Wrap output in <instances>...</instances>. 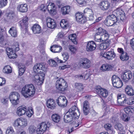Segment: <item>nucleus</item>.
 Instances as JSON below:
<instances>
[{
  "label": "nucleus",
  "instance_id": "2",
  "mask_svg": "<svg viewBox=\"0 0 134 134\" xmlns=\"http://www.w3.org/2000/svg\"><path fill=\"white\" fill-rule=\"evenodd\" d=\"M98 32H97L95 35V41L98 42L104 41L108 39L109 37V35L107 31L101 27L98 29Z\"/></svg>",
  "mask_w": 134,
  "mask_h": 134
},
{
  "label": "nucleus",
  "instance_id": "58",
  "mask_svg": "<svg viewBox=\"0 0 134 134\" xmlns=\"http://www.w3.org/2000/svg\"><path fill=\"white\" fill-rule=\"evenodd\" d=\"M14 50L12 48L9 47H7L6 49V51L7 52V54L8 55H10V54L11 53H12V52L14 51Z\"/></svg>",
  "mask_w": 134,
  "mask_h": 134
},
{
  "label": "nucleus",
  "instance_id": "62",
  "mask_svg": "<svg viewBox=\"0 0 134 134\" xmlns=\"http://www.w3.org/2000/svg\"><path fill=\"white\" fill-rule=\"evenodd\" d=\"M100 56L102 57H104L107 59V52H105L103 51L101 52L100 53Z\"/></svg>",
  "mask_w": 134,
  "mask_h": 134
},
{
  "label": "nucleus",
  "instance_id": "1",
  "mask_svg": "<svg viewBox=\"0 0 134 134\" xmlns=\"http://www.w3.org/2000/svg\"><path fill=\"white\" fill-rule=\"evenodd\" d=\"M80 114V111L77 107L74 105L71 108L65 115L64 119V121L68 123L71 121L73 119H77Z\"/></svg>",
  "mask_w": 134,
  "mask_h": 134
},
{
  "label": "nucleus",
  "instance_id": "10",
  "mask_svg": "<svg viewBox=\"0 0 134 134\" xmlns=\"http://www.w3.org/2000/svg\"><path fill=\"white\" fill-rule=\"evenodd\" d=\"M91 62L86 58H81L78 63V65L80 67L84 68H88L90 66Z\"/></svg>",
  "mask_w": 134,
  "mask_h": 134
},
{
  "label": "nucleus",
  "instance_id": "21",
  "mask_svg": "<svg viewBox=\"0 0 134 134\" xmlns=\"http://www.w3.org/2000/svg\"><path fill=\"white\" fill-rule=\"evenodd\" d=\"M75 16L77 21L81 23H84L86 21V18L83 16L82 14L77 13L76 14Z\"/></svg>",
  "mask_w": 134,
  "mask_h": 134
},
{
  "label": "nucleus",
  "instance_id": "61",
  "mask_svg": "<svg viewBox=\"0 0 134 134\" xmlns=\"http://www.w3.org/2000/svg\"><path fill=\"white\" fill-rule=\"evenodd\" d=\"M15 16L14 13L13 12H10L8 14V16L11 19H13Z\"/></svg>",
  "mask_w": 134,
  "mask_h": 134
},
{
  "label": "nucleus",
  "instance_id": "55",
  "mask_svg": "<svg viewBox=\"0 0 134 134\" xmlns=\"http://www.w3.org/2000/svg\"><path fill=\"white\" fill-rule=\"evenodd\" d=\"M111 122L113 123L114 124H115V128L116 129V127H117V121L116 117L115 116H113L111 120Z\"/></svg>",
  "mask_w": 134,
  "mask_h": 134
},
{
  "label": "nucleus",
  "instance_id": "33",
  "mask_svg": "<svg viewBox=\"0 0 134 134\" xmlns=\"http://www.w3.org/2000/svg\"><path fill=\"white\" fill-rule=\"evenodd\" d=\"M125 91L126 94L129 96L134 95V91L131 86H127L125 88Z\"/></svg>",
  "mask_w": 134,
  "mask_h": 134
},
{
  "label": "nucleus",
  "instance_id": "63",
  "mask_svg": "<svg viewBox=\"0 0 134 134\" xmlns=\"http://www.w3.org/2000/svg\"><path fill=\"white\" fill-rule=\"evenodd\" d=\"M76 1L80 4H82L86 3V0H75Z\"/></svg>",
  "mask_w": 134,
  "mask_h": 134
},
{
  "label": "nucleus",
  "instance_id": "5",
  "mask_svg": "<svg viewBox=\"0 0 134 134\" xmlns=\"http://www.w3.org/2000/svg\"><path fill=\"white\" fill-rule=\"evenodd\" d=\"M46 5L42 4L40 6V9L44 11L47 9L49 13L53 15H55L56 12V8L54 4L52 2L47 3Z\"/></svg>",
  "mask_w": 134,
  "mask_h": 134
},
{
  "label": "nucleus",
  "instance_id": "7",
  "mask_svg": "<svg viewBox=\"0 0 134 134\" xmlns=\"http://www.w3.org/2000/svg\"><path fill=\"white\" fill-rule=\"evenodd\" d=\"M28 123L27 120L26 119L23 118H20L14 120L13 125L16 128H24L27 126Z\"/></svg>",
  "mask_w": 134,
  "mask_h": 134
},
{
  "label": "nucleus",
  "instance_id": "9",
  "mask_svg": "<svg viewBox=\"0 0 134 134\" xmlns=\"http://www.w3.org/2000/svg\"><path fill=\"white\" fill-rule=\"evenodd\" d=\"M117 21V18L114 15L112 14L107 17L104 21V23L107 26H111L115 24Z\"/></svg>",
  "mask_w": 134,
  "mask_h": 134
},
{
  "label": "nucleus",
  "instance_id": "37",
  "mask_svg": "<svg viewBox=\"0 0 134 134\" xmlns=\"http://www.w3.org/2000/svg\"><path fill=\"white\" fill-rule=\"evenodd\" d=\"M11 36L14 37H16L17 36V31L15 27H12L11 28L9 31Z\"/></svg>",
  "mask_w": 134,
  "mask_h": 134
},
{
  "label": "nucleus",
  "instance_id": "43",
  "mask_svg": "<svg viewBox=\"0 0 134 134\" xmlns=\"http://www.w3.org/2000/svg\"><path fill=\"white\" fill-rule=\"evenodd\" d=\"M69 39L70 40L75 44H76L77 42L76 41V35L75 34L70 35L69 36Z\"/></svg>",
  "mask_w": 134,
  "mask_h": 134
},
{
  "label": "nucleus",
  "instance_id": "25",
  "mask_svg": "<svg viewBox=\"0 0 134 134\" xmlns=\"http://www.w3.org/2000/svg\"><path fill=\"white\" fill-rule=\"evenodd\" d=\"M47 107L51 109H54L55 108V104L54 100L53 99L48 100L46 102Z\"/></svg>",
  "mask_w": 134,
  "mask_h": 134
},
{
  "label": "nucleus",
  "instance_id": "49",
  "mask_svg": "<svg viewBox=\"0 0 134 134\" xmlns=\"http://www.w3.org/2000/svg\"><path fill=\"white\" fill-rule=\"evenodd\" d=\"M116 76H112V82L114 87L117 88V81L116 79Z\"/></svg>",
  "mask_w": 134,
  "mask_h": 134
},
{
  "label": "nucleus",
  "instance_id": "42",
  "mask_svg": "<svg viewBox=\"0 0 134 134\" xmlns=\"http://www.w3.org/2000/svg\"><path fill=\"white\" fill-rule=\"evenodd\" d=\"M25 65L22 64H20L19 65V75H22L23 74L25 71Z\"/></svg>",
  "mask_w": 134,
  "mask_h": 134
},
{
  "label": "nucleus",
  "instance_id": "40",
  "mask_svg": "<svg viewBox=\"0 0 134 134\" xmlns=\"http://www.w3.org/2000/svg\"><path fill=\"white\" fill-rule=\"evenodd\" d=\"M75 88L76 91L80 92L82 91L83 89V85L82 84L76 83L75 85Z\"/></svg>",
  "mask_w": 134,
  "mask_h": 134
},
{
  "label": "nucleus",
  "instance_id": "13",
  "mask_svg": "<svg viewBox=\"0 0 134 134\" xmlns=\"http://www.w3.org/2000/svg\"><path fill=\"white\" fill-rule=\"evenodd\" d=\"M95 89L97 92H99L100 95L104 98L106 97L108 95L107 90L104 88H102L99 86L96 87Z\"/></svg>",
  "mask_w": 134,
  "mask_h": 134
},
{
  "label": "nucleus",
  "instance_id": "44",
  "mask_svg": "<svg viewBox=\"0 0 134 134\" xmlns=\"http://www.w3.org/2000/svg\"><path fill=\"white\" fill-rule=\"evenodd\" d=\"M7 44V41L4 39V37L3 34H0V44L2 46H5Z\"/></svg>",
  "mask_w": 134,
  "mask_h": 134
},
{
  "label": "nucleus",
  "instance_id": "29",
  "mask_svg": "<svg viewBox=\"0 0 134 134\" xmlns=\"http://www.w3.org/2000/svg\"><path fill=\"white\" fill-rule=\"evenodd\" d=\"M32 30L35 34H39L41 32V26L37 24L34 25L32 27Z\"/></svg>",
  "mask_w": 134,
  "mask_h": 134
},
{
  "label": "nucleus",
  "instance_id": "12",
  "mask_svg": "<svg viewBox=\"0 0 134 134\" xmlns=\"http://www.w3.org/2000/svg\"><path fill=\"white\" fill-rule=\"evenodd\" d=\"M58 105L61 107H64L67 104V100L64 96H60L57 100Z\"/></svg>",
  "mask_w": 134,
  "mask_h": 134
},
{
  "label": "nucleus",
  "instance_id": "8",
  "mask_svg": "<svg viewBox=\"0 0 134 134\" xmlns=\"http://www.w3.org/2000/svg\"><path fill=\"white\" fill-rule=\"evenodd\" d=\"M55 86L58 90L64 91L67 90L68 86L65 80L62 78H60L56 81Z\"/></svg>",
  "mask_w": 134,
  "mask_h": 134
},
{
  "label": "nucleus",
  "instance_id": "39",
  "mask_svg": "<svg viewBox=\"0 0 134 134\" xmlns=\"http://www.w3.org/2000/svg\"><path fill=\"white\" fill-rule=\"evenodd\" d=\"M12 71V69L11 66L9 65L5 66L3 69V73L8 74L11 73Z\"/></svg>",
  "mask_w": 134,
  "mask_h": 134
},
{
  "label": "nucleus",
  "instance_id": "28",
  "mask_svg": "<svg viewBox=\"0 0 134 134\" xmlns=\"http://www.w3.org/2000/svg\"><path fill=\"white\" fill-rule=\"evenodd\" d=\"M50 50L51 51L54 53H58L60 52L62 50V47L57 45H55L51 47Z\"/></svg>",
  "mask_w": 134,
  "mask_h": 134
},
{
  "label": "nucleus",
  "instance_id": "46",
  "mask_svg": "<svg viewBox=\"0 0 134 134\" xmlns=\"http://www.w3.org/2000/svg\"><path fill=\"white\" fill-rule=\"evenodd\" d=\"M124 110L127 114H131L133 112V109L130 106L126 107L124 109Z\"/></svg>",
  "mask_w": 134,
  "mask_h": 134
},
{
  "label": "nucleus",
  "instance_id": "64",
  "mask_svg": "<svg viewBox=\"0 0 134 134\" xmlns=\"http://www.w3.org/2000/svg\"><path fill=\"white\" fill-rule=\"evenodd\" d=\"M130 44L132 48L134 51V38L131 40Z\"/></svg>",
  "mask_w": 134,
  "mask_h": 134
},
{
  "label": "nucleus",
  "instance_id": "18",
  "mask_svg": "<svg viewBox=\"0 0 134 134\" xmlns=\"http://www.w3.org/2000/svg\"><path fill=\"white\" fill-rule=\"evenodd\" d=\"M46 22L47 26L49 28L54 29L56 26V23L55 20L50 18L48 17L47 18Z\"/></svg>",
  "mask_w": 134,
  "mask_h": 134
},
{
  "label": "nucleus",
  "instance_id": "41",
  "mask_svg": "<svg viewBox=\"0 0 134 134\" xmlns=\"http://www.w3.org/2000/svg\"><path fill=\"white\" fill-rule=\"evenodd\" d=\"M104 127L107 131L112 132V134H114V133L115 131H113L111 125L110 124H107L104 125Z\"/></svg>",
  "mask_w": 134,
  "mask_h": 134
},
{
  "label": "nucleus",
  "instance_id": "34",
  "mask_svg": "<svg viewBox=\"0 0 134 134\" xmlns=\"http://www.w3.org/2000/svg\"><path fill=\"white\" fill-rule=\"evenodd\" d=\"M70 11V7L69 5L64 7L61 8V12L63 15L68 14Z\"/></svg>",
  "mask_w": 134,
  "mask_h": 134
},
{
  "label": "nucleus",
  "instance_id": "27",
  "mask_svg": "<svg viewBox=\"0 0 134 134\" xmlns=\"http://www.w3.org/2000/svg\"><path fill=\"white\" fill-rule=\"evenodd\" d=\"M113 66L111 65L104 64L100 67V69L103 71H110L113 69Z\"/></svg>",
  "mask_w": 134,
  "mask_h": 134
},
{
  "label": "nucleus",
  "instance_id": "38",
  "mask_svg": "<svg viewBox=\"0 0 134 134\" xmlns=\"http://www.w3.org/2000/svg\"><path fill=\"white\" fill-rule=\"evenodd\" d=\"M51 118L52 120L56 123L59 122L60 119V117L57 114H53Z\"/></svg>",
  "mask_w": 134,
  "mask_h": 134
},
{
  "label": "nucleus",
  "instance_id": "4",
  "mask_svg": "<svg viewBox=\"0 0 134 134\" xmlns=\"http://www.w3.org/2000/svg\"><path fill=\"white\" fill-rule=\"evenodd\" d=\"M47 70L46 67L44 63H37L35 64L33 68V72L36 75L40 74L41 75H46Z\"/></svg>",
  "mask_w": 134,
  "mask_h": 134
},
{
  "label": "nucleus",
  "instance_id": "32",
  "mask_svg": "<svg viewBox=\"0 0 134 134\" xmlns=\"http://www.w3.org/2000/svg\"><path fill=\"white\" fill-rule=\"evenodd\" d=\"M38 77L35 78V81L36 84L38 85H40L43 82L45 78L44 76H37Z\"/></svg>",
  "mask_w": 134,
  "mask_h": 134
},
{
  "label": "nucleus",
  "instance_id": "60",
  "mask_svg": "<svg viewBox=\"0 0 134 134\" xmlns=\"http://www.w3.org/2000/svg\"><path fill=\"white\" fill-rule=\"evenodd\" d=\"M121 118L122 119L125 121H127L129 120V118L126 114H122Z\"/></svg>",
  "mask_w": 134,
  "mask_h": 134
},
{
  "label": "nucleus",
  "instance_id": "48",
  "mask_svg": "<svg viewBox=\"0 0 134 134\" xmlns=\"http://www.w3.org/2000/svg\"><path fill=\"white\" fill-rule=\"evenodd\" d=\"M29 131L30 133H34L36 131V127L33 125H31L29 128Z\"/></svg>",
  "mask_w": 134,
  "mask_h": 134
},
{
  "label": "nucleus",
  "instance_id": "20",
  "mask_svg": "<svg viewBox=\"0 0 134 134\" xmlns=\"http://www.w3.org/2000/svg\"><path fill=\"white\" fill-rule=\"evenodd\" d=\"M96 45L93 41L88 42L86 46V50L88 52H91L94 50L96 48Z\"/></svg>",
  "mask_w": 134,
  "mask_h": 134
},
{
  "label": "nucleus",
  "instance_id": "53",
  "mask_svg": "<svg viewBox=\"0 0 134 134\" xmlns=\"http://www.w3.org/2000/svg\"><path fill=\"white\" fill-rule=\"evenodd\" d=\"M7 0H0V8L4 7L7 5Z\"/></svg>",
  "mask_w": 134,
  "mask_h": 134
},
{
  "label": "nucleus",
  "instance_id": "26",
  "mask_svg": "<svg viewBox=\"0 0 134 134\" xmlns=\"http://www.w3.org/2000/svg\"><path fill=\"white\" fill-rule=\"evenodd\" d=\"M28 18L25 17L19 22L21 27L24 29H26L28 25Z\"/></svg>",
  "mask_w": 134,
  "mask_h": 134
},
{
  "label": "nucleus",
  "instance_id": "23",
  "mask_svg": "<svg viewBox=\"0 0 134 134\" xmlns=\"http://www.w3.org/2000/svg\"><path fill=\"white\" fill-rule=\"evenodd\" d=\"M118 14L119 15L118 17V21L121 20L122 21L125 18V13L121 8H118Z\"/></svg>",
  "mask_w": 134,
  "mask_h": 134
},
{
  "label": "nucleus",
  "instance_id": "47",
  "mask_svg": "<svg viewBox=\"0 0 134 134\" xmlns=\"http://www.w3.org/2000/svg\"><path fill=\"white\" fill-rule=\"evenodd\" d=\"M69 49L71 52V54H75L77 52L76 48L74 46L70 45L69 46Z\"/></svg>",
  "mask_w": 134,
  "mask_h": 134
},
{
  "label": "nucleus",
  "instance_id": "24",
  "mask_svg": "<svg viewBox=\"0 0 134 134\" xmlns=\"http://www.w3.org/2000/svg\"><path fill=\"white\" fill-rule=\"evenodd\" d=\"M17 10L20 12L25 13L27 10V5L26 4H21L19 5L17 8Z\"/></svg>",
  "mask_w": 134,
  "mask_h": 134
},
{
  "label": "nucleus",
  "instance_id": "16",
  "mask_svg": "<svg viewBox=\"0 0 134 134\" xmlns=\"http://www.w3.org/2000/svg\"><path fill=\"white\" fill-rule=\"evenodd\" d=\"M118 52L121 54L120 58L122 61H127L129 58V57L126 53L124 52L123 49L121 48H118Z\"/></svg>",
  "mask_w": 134,
  "mask_h": 134
},
{
  "label": "nucleus",
  "instance_id": "59",
  "mask_svg": "<svg viewBox=\"0 0 134 134\" xmlns=\"http://www.w3.org/2000/svg\"><path fill=\"white\" fill-rule=\"evenodd\" d=\"M6 82L5 79L0 77V86H2L4 85Z\"/></svg>",
  "mask_w": 134,
  "mask_h": 134
},
{
  "label": "nucleus",
  "instance_id": "3",
  "mask_svg": "<svg viewBox=\"0 0 134 134\" xmlns=\"http://www.w3.org/2000/svg\"><path fill=\"white\" fill-rule=\"evenodd\" d=\"M35 92L36 88L34 86L30 84L24 86L22 89L21 93L24 97L27 98L33 96Z\"/></svg>",
  "mask_w": 134,
  "mask_h": 134
},
{
  "label": "nucleus",
  "instance_id": "31",
  "mask_svg": "<svg viewBox=\"0 0 134 134\" xmlns=\"http://www.w3.org/2000/svg\"><path fill=\"white\" fill-rule=\"evenodd\" d=\"M89 106L88 102L85 101L83 103V111L84 114L86 115L88 114L89 111Z\"/></svg>",
  "mask_w": 134,
  "mask_h": 134
},
{
  "label": "nucleus",
  "instance_id": "56",
  "mask_svg": "<svg viewBox=\"0 0 134 134\" xmlns=\"http://www.w3.org/2000/svg\"><path fill=\"white\" fill-rule=\"evenodd\" d=\"M8 56L10 58L14 59L17 57V55L14 51L12 52V53L10 54V55H8Z\"/></svg>",
  "mask_w": 134,
  "mask_h": 134
},
{
  "label": "nucleus",
  "instance_id": "35",
  "mask_svg": "<svg viewBox=\"0 0 134 134\" xmlns=\"http://www.w3.org/2000/svg\"><path fill=\"white\" fill-rule=\"evenodd\" d=\"M60 25L63 29H66L69 26V23L66 20L63 19L60 21Z\"/></svg>",
  "mask_w": 134,
  "mask_h": 134
},
{
  "label": "nucleus",
  "instance_id": "57",
  "mask_svg": "<svg viewBox=\"0 0 134 134\" xmlns=\"http://www.w3.org/2000/svg\"><path fill=\"white\" fill-rule=\"evenodd\" d=\"M123 80L126 82L132 78V76H122Z\"/></svg>",
  "mask_w": 134,
  "mask_h": 134
},
{
  "label": "nucleus",
  "instance_id": "45",
  "mask_svg": "<svg viewBox=\"0 0 134 134\" xmlns=\"http://www.w3.org/2000/svg\"><path fill=\"white\" fill-rule=\"evenodd\" d=\"M26 110L25 114H26L28 117H31L34 113L33 109H30V108H28L27 107Z\"/></svg>",
  "mask_w": 134,
  "mask_h": 134
},
{
  "label": "nucleus",
  "instance_id": "15",
  "mask_svg": "<svg viewBox=\"0 0 134 134\" xmlns=\"http://www.w3.org/2000/svg\"><path fill=\"white\" fill-rule=\"evenodd\" d=\"M57 61L58 63H63V61L59 59L58 57L54 58V60L50 59L48 61V63L49 65L51 66L55 67L58 66L57 63L55 62Z\"/></svg>",
  "mask_w": 134,
  "mask_h": 134
},
{
  "label": "nucleus",
  "instance_id": "14",
  "mask_svg": "<svg viewBox=\"0 0 134 134\" xmlns=\"http://www.w3.org/2000/svg\"><path fill=\"white\" fill-rule=\"evenodd\" d=\"M27 110V107L22 105L18 107L16 109V114L19 116H20L25 115Z\"/></svg>",
  "mask_w": 134,
  "mask_h": 134
},
{
  "label": "nucleus",
  "instance_id": "30",
  "mask_svg": "<svg viewBox=\"0 0 134 134\" xmlns=\"http://www.w3.org/2000/svg\"><path fill=\"white\" fill-rule=\"evenodd\" d=\"M124 94H118V105H122L124 103L126 102V99L124 97Z\"/></svg>",
  "mask_w": 134,
  "mask_h": 134
},
{
  "label": "nucleus",
  "instance_id": "52",
  "mask_svg": "<svg viewBox=\"0 0 134 134\" xmlns=\"http://www.w3.org/2000/svg\"><path fill=\"white\" fill-rule=\"evenodd\" d=\"M19 45L18 43L16 42L14 43L12 47L13 50L15 51H17L19 50Z\"/></svg>",
  "mask_w": 134,
  "mask_h": 134
},
{
  "label": "nucleus",
  "instance_id": "22",
  "mask_svg": "<svg viewBox=\"0 0 134 134\" xmlns=\"http://www.w3.org/2000/svg\"><path fill=\"white\" fill-rule=\"evenodd\" d=\"M110 42L109 40L105 41L103 43H101L99 46V49L101 50H104L107 49L109 47Z\"/></svg>",
  "mask_w": 134,
  "mask_h": 134
},
{
  "label": "nucleus",
  "instance_id": "51",
  "mask_svg": "<svg viewBox=\"0 0 134 134\" xmlns=\"http://www.w3.org/2000/svg\"><path fill=\"white\" fill-rule=\"evenodd\" d=\"M62 55L63 58L64 62L63 61V62H64L67 61L69 58V55L68 53L67 52H64L62 54Z\"/></svg>",
  "mask_w": 134,
  "mask_h": 134
},
{
  "label": "nucleus",
  "instance_id": "54",
  "mask_svg": "<svg viewBox=\"0 0 134 134\" xmlns=\"http://www.w3.org/2000/svg\"><path fill=\"white\" fill-rule=\"evenodd\" d=\"M126 102V103L129 105H131L134 104V96L132 97L131 99H127Z\"/></svg>",
  "mask_w": 134,
  "mask_h": 134
},
{
  "label": "nucleus",
  "instance_id": "17",
  "mask_svg": "<svg viewBox=\"0 0 134 134\" xmlns=\"http://www.w3.org/2000/svg\"><path fill=\"white\" fill-rule=\"evenodd\" d=\"M100 8L102 10L108 9L110 6V3L107 1H103L99 4Z\"/></svg>",
  "mask_w": 134,
  "mask_h": 134
},
{
  "label": "nucleus",
  "instance_id": "19",
  "mask_svg": "<svg viewBox=\"0 0 134 134\" xmlns=\"http://www.w3.org/2000/svg\"><path fill=\"white\" fill-rule=\"evenodd\" d=\"M84 13L85 14H86L89 20H92L94 19L93 13L91 9L86 8L84 10Z\"/></svg>",
  "mask_w": 134,
  "mask_h": 134
},
{
  "label": "nucleus",
  "instance_id": "36",
  "mask_svg": "<svg viewBox=\"0 0 134 134\" xmlns=\"http://www.w3.org/2000/svg\"><path fill=\"white\" fill-rule=\"evenodd\" d=\"M107 59L111 60L114 59L115 57V54L113 49H111L107 52Z\"/></svg>",
  "mask_w": 134,
  "mask_h": 134
},
{
  "label": "nucleus",
  "instance_id": "6",
  "mask_svg": "<svg viewBox=\"0 0 134 134\" xmlns=\"http://www.w3.org/2000/svg\"><path fill=\"white\" fill-rule=\"evenodd\" d=\"M20 97L19 94L17 92L14 91L10 93L9 99L12 105L14 106L19 103Z\"/></svg>",
  "mask_w": 134,
  "mask_h": 134
},
{
  "label": "nucleus",
  "instance_id": "11",
  "mask_svg": "<svg viewBox=\"0 0 134 134\" xmlns=\"http://www.w3.org/2000/svg\"><path fill=\"white\" fill-rule=\"evenodd\" d=\"M48 122H42L40 125L39 127L36 130L37 134H43L49 127Z\"/></svg>",
  "mask_w": 134,
  "mask_h": 134
},
{
  "label": "nucleus",
  "instance_id": "50",
  "mask_svg": "<svg viewBox=\"0 0 134 134\" xmlns=\"http://www.w3.org/2000/svg\"><path fill=\"white\" fill-rule=\"evenodd\" d=\"M6 134H15V132L12 127H8L6 131Z\"/></svg>",
  "mask_w": 134,
  "mask_h": 134
}]
</instances>
